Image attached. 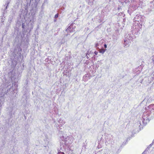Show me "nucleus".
<instances>
[{
	"label": "nucleus",
	"mask_w": 154,
	"mask_h": 154,
	"mask_svg": "<svg viewBox=\"0 0 154 154\" xmlns=\"http://www.w3.org/2000/svg\"><path fill=\"white\" fill-rule=\"evenodd\" d=\"M147 111L142 115V122L144 126L149 122V120L154 118V104H152L147 107Z\"/></svg>",
	"instance_id": "f257e3e1"
},
{
	"label": "nucleus",
	"mask_w": 154,
	"mask_h": 154,
	"mask_svg": "<svg viewBox=\"0 0 154 154\" xmlns=\"http://www.w3.org/2000/svg\"><path fill=\"white\" fill-rule=\"evenodd\" d=\"M8 75L11 80L10 81H9L8 82H7L5 86L6 88L5 89H7V91L8 92L10 91L11 89H12V90H13L14 88L13 87V83H12V85H11V81L16 79V76L15 75V73L13 70H12L8 72Z\"/></svg>",
	"instance_id": "f03ea898"
},
{
	"label": "nucleus",
	"mask_w": 154,
	"mask_h": 154,
	"mask_svg": "<svg viewBox=\"0 0 154 154\" xmlns=\"http://www.w3.org/2000/svg\"><path fill=\"white\" fill-rule=\"evenodd\" d=\"M8 113L10 117H15V113L17 110V105L15 103L11 102L9 106L7 108Z\"/></svg>",
	"instance_id": "7ed1b4c3"
},
{
	"label": "nucleus",
	"mask_w": 154,
	"mask_h": 154,
	"mask_svg": "<svg viewBox=\"0 0 154 154\" xmlns=\"http://www.w3.org/2000/svg\"><path fill=\"white\" fill-rule=\"evenodd\" d=\"M15 45H16V47L15 48L14 52L16 55V53L20 57L21 56V52L22 51V49L21 48L20 46L21 45V42L20 41H19L18 39L17 38H16L15 39Z\"/></svg>",
	"instance_id": "20e7f679"
},
{
	"label": "nucleus",
	"mask_w": 154,
	"mask_h": 154,
	"mask_svg": "<svg viewBox=\"0 0 154 154\" xmlns=\"http://www.w3.org/2000/svg\"><path fill=\"white\" fill-rule=\"evenodd\" d=\"M153 77H145L142 80L140 83L145 85H147L151 82V81Z\"/></svg>",
	"instance_id": "39448f33"
},
{
	"label": "nucleus",
	"mask_w": 154,
	"mask_h": 154,
	"mask_svg": "<svg viewBox=\"0 0 154 154\" xmlns=\"http://www.w3.org/2000/svg\"><path fill=\"white\" fill-rule=\"evenodd\" d=\"M122 146L116 144L114 149H113L112 151L107 150V152L109 154H118L120 152V148Z\"/></svg>",
	"instance_id": "423d86ee"
},
{
	"label": "nucleus",
	"mask_w": 154,
	"mask_h": 154,
	"mask_svg": "<svg viewBox=\"0 0 154 154\" xmlns=\"http://www.w3.org/2000/svg\"><path fill=\"white\" fill-rule=\"evenodd\" d=\"M141 125L140 122L138 121L137 123H135L134 125V128H135V127H136V128L133 130L132 133L134 134L138 133L139 131L140 130V125Z\"/></svg>",
	"instance_id": "0eeeda50"
},
{
	"label": "nucleus",
	"mask_w": 154,
	"mask_h": 154,
	"mask_svg": "<svg viewBox=\"0 0 154 154\" xmlns=\"http://www.w3.org/2000/svg\"><path fill=\"white\" fill-rule=\"evenodd\" d=\"M71 137L70 136H67V137L63 138L62 139V140L64 142V143L66 146H68L69 144H71L72 141L71 140Z\"/></svg>",
	"instance_id": "6e6552de"
},
{
	"label": "nucleus",
	"mask_w": 154,
	"mask_h": 154,
	"mask_svg": "<svg viewBox=\"0 0 154 154\" xmlns=\"http://www.w3.org/2000/svg\"><path fill=\"white\" fill-rule=\"evenodd\" d=\"M112 136L109 135H106L105 137V143H111L112 144L114 143V141L112 138Z\"/></svg>",
	"instance_id": "1a4fd4ad"
},
{
	"label": "nucleus",
	"mask_w": 154,
	"mask_h": 154,
	"mask_svg": "<svg viewBox=\"0 0 154 154\" xmlns=\"http://www.w3.org/2000/svg\"><path fill=\"white\" fill-rule=\"evenodd\" d=\"M136 38L135 36L131 32L128 33L125 35V39L132 41L133 39Z\"/></svg>",
	"instance_id": "9d476101"
},
{
	"label": "nucleus",
	"mask_w": 154,
	"mask_h": 154,
	"mask_svg": "<svg viewBox=\"0 0 154 154\" xmlns=\"http://www.w3.org/2000/svg\"><path fill=\"white\" fill-rule=\"evenodd\" d=\"M79 149H77L75 150H73L70 149L68 151V154H81L80 152L79 151Z\"/></svg>",
	"instance_id": "9b49d317"
},
{
	"label": "nucleus",
	"mask_w": 154,
	"mask_h": 154,
	"mask_svg": "<svg viewBox=\"0 0 154 154\" xmlns=\"http://www.w3.org/2000/svg\"><path fill=\"white\" fill-rule=\"evenodd\" d=\"M9 2L8 1H7L6 2V3H5V5H4L5 8H4V12L3 13V16L1 18L2 20H5V19H4V18H5V17H4V16H5L4 14H5V12H6V10L8 8V5H9Z\"/></svg>",
	"instance_id": "f8f14e48"
},
{
	"label": "nucleus",
	"mask_w": 154,
	"mask_h": 154,
	"mask_svg": "<svg viewBox=\"0 0 154 154\" xmlns=\"http://www.w3.org/2000/svg\"><path fill=\"white\" fill-rule=\"evenodd\" d=\"M40 0H32V2L33 3V5H32L33 8H35V9L37 8V5L39 2Z\"/></svg>",
	"instance_id": "ddd939ff"
},
{
	"label": "nucleus",
	"mask_w": 154,
	"mask_h": 154,
	"mask_svg": "<svg viewBox=\"0 0 154 154\" xmlns=\"http://www.w3.org/2000/svg\"><path fill=\"white\" fill-rule=\"evenodd\" d=\"M93 55V52H92L91 51H87V52L86 54L85 57L87 59H88L90 57H91Z\"/></svg>",
	"instance_id": "4468645a"
},
{
	"label": "nucleus",
	"mask_w": 154,
	"mask_h": 154,
	"mask_svg": "<svg viewBox=\"0 0 154 154\" xmlns=\"http://www.w3.org/2000/svg\"><path fill=\"white\" fill-rule=\"evenodd\" d=\"M20 25H22V28L23 29V31H24L26 30V29L25 28L26 26V23L25 21H23L20 22Z\"/></svg>",
	"instance_id": "2eb2a0df"
},
{
	"label": "nucleus",
	"mask_w": 154,
	"mask_h": 154,
	"mask_svg": "<svg viewBox=\"0 0 154 154\" xmlns=\"http://www.w3.org/2000/svg\"><path fill=\"white\" fill-rule=\"evenodd\" d=\"M141 18V17L140 16L137 15L134 18V21L139 22V21H140Z\"/></svg>",
	"instance_id": "dca6fc26"
},
{
	"label": "nucleus",
	"mask_w": 154,
	"mask_h": 154,
	"mask_svg": "<svg viewBox=\"0 0 154 154\" xmlns=\"http://www.w3.org/2000/svg\"><path fill=\"white\" fill-rule=\"evenodd\" d=\"M10 25V23L7 24L5 27V31L4 33H3L2 34H3V36H4L6 34L7 32L9 29Z\"/></svg>",
	"instance_id": "f3484780"
},
{
	"label": "nucleus",
	"mask_w": 154,
	"mask_h": 154,
	"mask_svg": "<svg viewBox=\"0 0 154 154\" xmlns=\"http://www.w3.org/2000/svg\"><path fill=\"white\" fill-rule=\"evenodd\" d=\"M66 31L67 32H74V30L72 29L71 26H69L67 28L66 30Z\"/></svg>",
	"instance_id": "a211bd4d"
},
{
	"label": "nucleus",
	"mask_w": 154,
	"mask_h": 154,
	"mask_svg": "<svg viewBox=\"0 0 154 154\" xmlns=\"http://www.w3.org/2000/svg\"><path fill=\"white\" fill-rule=\"evenodd\" d=\"M129 43V41H128L126 39L124 40V46H128V43Z\"/></svg>",
	"instance_id": "6ab92c4d"
},
{
	"label": "nucleus",
	"mask_w": 154,
	"mask_h": 154,
	"mask_svg": "<svg viewBox=\"0 0 154 154\" xmlns=\"http://www.w3.org/2000/svg\"><path fill=\"white\" fill-rule=\"evenodd\" d=\"M106 50V49H104L102 48L99 51V52L100 53L103 54L105 52Z\"/></svg>",
	"instance_id": "aec40b11"
},
{
	"label": "nucleus",
	"mask_w": 154,
	"mask_h": 154,
	"mask_svg": "<svg viewBox=\"0 0 154 154\" xmlns=\"http://www.w3.org/2000/svg\"><path fill=\"white\" fill-rule=\"evenodd\" d=\"M86 78V79L88 80L89 79H90V78L89 77V75L88 74H86L85 75H84L83 77V78L85 79V78Z\"/></svg>",
	"instance_id": "412c9836"
},
{
	"label": "nucleus",
	"mask_w": 154,
	"mask_h": 154,
	"mask_svg": "<svg viewBox=\"0 0 154 154\" xmlns=\"http://www.w3.org/2000/svg\"><path fill=\"white\" fill-rule=\"evenodd\" d=\"M28 142V140L27 139H26V140H24L23 141L24 144L26 146H28V145L29 144Z\"/></svg>",
	"instance_id": "4be33fe9"
},
{
	"label": "nucleus",
	"mask_w": 154,
	"mask_h": 154,
	"mask_svg": "<svg viewBox=\"0 0 154 154\" xmlns=\"http://www.w3.org/2000/svg\"><path fill=\"white\" fill-rule=\"evenodd\" d=\"M102 62L101 60L98 61L97 63H96V65L97 67H99V64H102Z\"/></svg>",
	"instance_id": "5701e85b"
},
{
	"label": "nucleus",
	"mask_w": 154,
	"mask_h": 154,
	"mask_svg": "<svg viewBox=\"0 0 154 154\" xmlns=\"http://www.w3.org/2000/svg\"><path fill=\"white\" fill-rule=\"evenodd\" d=\"M98 139L99 140L100 139V142L102 141V142H103L104 139L102 137H100L98 136Z\"/></svg>",
	"instance_id": "b1692460"
},
{
	"label": "nucleus",
	"mask_w": 154,
	"mask_h": 154,
	"mask_svg": "<svg viewBox=\"0 0 154 154\" xmlns=\"http://www.w3.org/2000/svg\"><path fill=\"white\" fill-rule=\"evenodd\" d=\"M153 143V142H152V143L151 144H150L149 146H148L147 147V148H146V149L148 151V150H149L150 149V148L152 146L153 144V143Z\"/></svg>",
	"instance_id": "393cba45"
},
{
	"label": "nucleus",
	"mask_w": 154,
	"mask_h": 154,
	"mask_svg": "<svg viewBox=\"0 0 154 154\" xmlns=\"http://www.w3.org/2000/svg\"><path fill=\"white\" fill-rule=\"evenodd\" d=\"M148 150L146 149L142 154H146L148 152Z\"/></svg>",
	"instance_id": "a878e982"
},
{
	"label": "nucleus",
	"mask_w": 154,
	"mask_h": 154,
	"mask_svg": "<svg viewBox=\"0 0 154 154\" xmlns=\"http://www.w3.org/2000/svg\"><path fill=\"white\" fill-rule=\"evenodd\" d=\"M59 17V14H56L54 16V18H55L58 17Z\"/></svg>",
	"instance_id": "bb28decb"
},
{
	"label": "nucleus",
	"mask_w": 154,
	"mask_h": 154,
	"mask_svg": "<svg viewBox=\"0 0 154 154\" xmlns=\"http://www.w3.org/2000/svg\"><path fill=\"white\" fill-rule=\"evenodd\" d=\"M103 154H109L107 152V150H106L104 151Z\"/></svg>",
	"instance_id": "cd10ccee"
},
{
	"label": "nucleus",
	"mask_w": 154,
	"mask_h": 154,
	"mask_svg": "<svg viewBox=\"0 0 154 154\" xmlns=\"http://www.w3.org/2000/svg\"><path fill=\"white\" fill-rule=\"evenodd\" d=\"M95 154H102L101 152H95Z\"/></svg>",
	"instance_id": "c85d7f7f"
},
{
	"label": "nucleus",
	"mask_w": 154,
	"mask_h": 154,
	"mask_svg": "<svg viewBox=\"0 0 154 154\" xmlns=\"http://www.w3.org/2000/svg\"><path fill=\"white\" fill-rule=\"evenodd\" d=\"M3 103V102L0 99V107L2 106Z\"/></svg>",
	"instance_id": "c756f323"
},
{
	"label": "nucleus",
	"mask_w": 154,
	"mask_h": 154,
	"mask_svg": "<svg viewBox=\"0 0 154 154\" xmlns=\"http://www.w3.org/2000/svg\"><path fill=\"white\" fill-rule=\"evenodd\" d=\"M8 21L9 22L10 24L11 23V22H12V19L11 18H9L8 19Z\"/></svg>",
	"instance_id": "7c9ffc66"
},
{
	"label": "nucleus",
	"mask_w": 154,
	"mask_h": 154,
	"mask_svg": "<svg viewBox=\"0 0 154 154\" xmlns=\"http://www.w3.org/2000/svg\"><path fill=\"white\" fill-rule=\"evenodd\" d=\"M57 154H65L63 152H58Z\"/></svg>",
	"instance_id": "2f4dec72"
},
{
	"label": "nucleus",
	"mask_w": 154,
	"mask_h": 154,
	"mask_svg": "<svg viewBox=\"0 0 154 154\" xmlns=\"http://www.w3.org/2000/svg\"><path fill=\"white\" fill-rule=\"evenodd\" d=\"M74 23H72L69 26H71V28L72 27H73V26H74Z\"/></svg>",
	"instance_id": "473e14b6"
},
{
	"label": "nucleus",
	"mask_w": 154,
	"mask_h": 154,
	"mask_svg": "<svg viewBox=\"0 0 154 154\" xmlns=\"http://www.w3.org/2000/svg\"><path fill=\"white\" fill-rule=\"evenodd\" d=\"M98 52L96 51L94 52V54L95 55H97L98 54Z\"/></svg>",
	"instance_id": "72a5a7b5"
},
{
	"label": "nucleus",
	"mask_w": 154,
	"mask_h": 154,
	"mask_svg": "<svg viewBox=\"0 0 154 154\" xmlns=\"http://www.w3.org/2000/svg\"><path fill=\"white\" fill-rule=\"evenodd\" d=\"M95 56L94 55H93L92 57L91 58L92 59H94L95 58Z\"/></svg>",
	"instance_id": "f704fd0d"
},
{
	"label": "nucleus",
	"mask_w": 154,
	"mask_h": 154,
	"mask_svg": "<svg viewBox=\"0 0 154 154\" xmlns=\"http://www.w3.org/2000/svg\"><path fill=\"white\" fill-rule=\"evenodd\" d=\"M75 27H76V26H73V27H72V29H73H73H75Z\"/></svg>",
	"instance_id": "c9c22d12"
},
{
	"label": "nucleus",
	"mask_w": 154,
	"mask_h": 154,
	"mask_svg": "<svg viewBox=\"0 0 154 154\" xmlns=\"http://www.w3.org/2000/svg\"><path fill=\"white\" fill-rule=\"evenodd\" d=\"M104 47L105 48H106V47H107V45H106V44H104Z\"/></svg>",
	"instance_id": "e433bc0d"
},
{
	"label": "nucleus",
	"mask_w": 154,
	"mask_h": 154,
	"mask_svg": "<svg viewBox=\"0 0 154 154\" xmlns=\"http://www.w3.org/2000/svg\"><path fill=\"white\" fill-rule=\"evenodd\" d=\"M126 143H126V142H125V143H124H124H123L122 144V146L123 145V146H124L125 145Z\"/></svg>",
	"instance_id": "4c0bfd02"
},
{
	"label": "nucleus",
	"mask_w": 154,
	"mask_h": 154,
	"mask_svg": "<svg viewBox=\"0 0 154 154\" xmlns=\"http://www.w3.org/2000/svg\"><path fill=\"white\" fill-rule=\"evenodd\" d=\"M99 45L97 43L96 44V45H95V46L96 47H97V46H98Z\"/></svg>",
	"instance_id": "58836bf2"
},
{
	"label": "nucleus",
	"mask_w": 154,
	"mask_h": 154,
	"mask_svg": "<svg viewBox=\"0 0 154 154\" xmlns=\"http://www.w3.org/2000/svg\"><path fill=\"white\" fill-rule=\"evenodd\" d=\"M45 147L46 149H48V148H49L48 146H45Z\"/></svg>",
	"instance_id": "ea45409f"
},
{
	"label": "nucleus",
	"mask_w": 154,
	"mask_h": 154,
	"mask_svg": "<svg viewBox=\"0 0 154 154\" xmlns=\"http://www.w3.org/2000/svg\"><path fill=\"white\" fill-rule=\"evenodd\" d=\"M56 21H57V19H56V18H55V19L54 20V22H56Z\"/></svg>",
	"instance_id": "a19ab883"
},
{
	"label": "nucleus",
	"mask_w": 154,
	"mask_h": 154,
	"mask_svg": "<svg viewBox=\"0 0 154 154\" xmlns=\"http://www.w3.org/2000/svg\"><path fill=\"white\" fill-rule=\"evenodd\" d=\"M152 59L153 61V62L154 63V56H153V57L152 58Z\"/></svg>",
	"instance_id": "79ce46f5"
},
{
	"label": "nucleus",
	"mask_w": 154,
	"mask_h": 154,
	"mask_svg": "<svg viewBox=\"0 0 154 154\" xmlns=\"http://www.w3.org/2000/svg\"><path fill=\"white\" fill-rule=\"evenodd\" d=\"M4 36H3V37H2V40H1V41H3V37H4Z\"/></svg>",
	"instance_id": "37998d69"
},
{
	"label": "nucleus",
	"mask_w": 154,
	"mask_h": 154,
	"mask_svg": "<svg viewBox=\"0 0 154 154\" xmlns=\"http://www.w3.org/2000/svg\"><path fill=\"white\" fill-rule=\"evenodd\" d=\"M24 118H25V119H26V117L25 116H24Z\"/></svg>",
	"instance_id": "c03bdc74"
},
{
	"label": "nucleus",
	"mask_w": 154,
	"mask_h": 154,
	"mask_svg": "<svg viewBox=\"0 0 154 154\" xmlns=\"http://www.w3.org/2000/svg\"><path fill=\"white\" fill-rule=\"evenodd\" d=\"M28 45H29V43H27V46H28Z\"/></svg>",
	"instance_id": "a18cd8bd"
},
{
	"label": "nucleus",
	"mask_w": 154,
	"mask_h": 154,
	"mask_svg": "<svg viewBox=\"0 0 154 154\" xmlns=\"http://www.w3.org/2000/svg\"><path fill=\"white\" fill-rule=\"evenodd\" d=\"M128 140H130V139H129L128 138V139H127V141H128Z\"/></svg>",
	"instance_id": "49530a36"
},
{
	"label": "nucleus",
	"mask_w": 154,
	"mask_h": 154,
	"mask_svg": "<svg viewBox=\"0 0 154 154\" xmlns=\"http://www.w3.org/2000/svg\"><path fill=\"white\" fill-rule=\"evenodd\" d=\"M153 143H154V139L153 140Z\"/></svg>",
	"instance_id": "de8ad7c7"
},
{
	"label": "nucleus",
	"mask_w": 154,
	"mask_h": 154,
	"mask_svg": "<svg viewBox=\"0 0 154 154\" xmlns=\"http://www.w3.org/2000/svg\"><path fill=\"white\" fill-rule=\"evenodd\" d=\"M26 42H27V43H28V41H27V40H26Z\"/></svg>",
	"instance_id": "09e8293b"
},
{
	"label": "nucleus",
	"mask_w": 154,
	"mask_h": 154,
	"mask_svg": "<svg viewBox=\"0 0 154 154\" xmlns=\"http://www.w3.org/2000/svg\"><path fill=\"white\" fill-rule=\"evenodd\" d=\"M58 122H59V123H60V120H59V121H58Z\"/></svg>",
	"instance_id": "8fccbe9b"
},
{
	"label": "nucleus",
	"mask_w": 154,
	"mask_h": 154,
	"mask_svg": "<svg viewBox=\"0 0 154 154\" xmlns=\"http://www.w3.org/2000/svg\"><path fill=\"white\" fill-rule=\"evenodd\" d=\"M12 118V117H11V118ZM11 119V118L10 117V119H9V120H10V119Z\"/></svg>",
	"instance_id": "3c124183"
},
{
	"label": "nucleus",
	"mask_w": 154,
	"mask_h": 154,
	"mask_svg": "<svg viewBox=\"0 0 154 154\" xmlns=\"http://www.w3.org/2000/svg\"><path fill=\"white\" fill-rule=\"evenodd\" d=\"M30 0V2H31V0Z\"/></svg>",
	"instance_id": "603ef678"
},
{
	"label": "nucleus",
	"mask_w": 154,
	"mask_h": 154,
	"mask_svg": "<svg viewBox=\"0 0 154 154\" xmlns=\"http://www.w3.org/2000/svg\"><path fill=\"white\" fill-rule=\"evenodd\" d=\"M92 62H93V60H92Z\"/></svg>",
	"instance_id": "864d4df0"
}]
</instances>
